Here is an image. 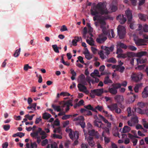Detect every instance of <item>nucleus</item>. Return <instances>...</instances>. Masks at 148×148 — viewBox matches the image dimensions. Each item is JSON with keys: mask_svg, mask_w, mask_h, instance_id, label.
<instances>
[{"mask_svg": "<svg viewBox=\"0 0 148 148\" xmlns=\"http://www.w3.org/2000/svg\"><path fill=\"white\" fill-rule=\"evenodd\" d=\"M90 12L92 15L99 14L101 15L107 14L109 12L105 4L101 2L98 3L96 5L92 6Z\"/></svg>", "mask_w": 148, "mask_h": 148, "instance_id": "1", "label": "nucleus"}, {"mask_svg": "<svg viewBox=\"0 0 148 148\" xmlns=\"http://www.w3.org/2000/svg\"><path fill=\"white\" fill-rule=\"evenodd\" d=\"M109 28L108 25L106 27L101 28L102 33L99 34V36L96 39V41L99 44L104 43L107 39V36L110 34V30L108 29Z\"/></svg>", "mask_w": 148, "mask_h": 148, "instance_id": "2", "label": "nucleus"}, {"mask_svg": "<svg viewBox=\"0 0 148 148\" xmlns=\"http://www.w3.org/2000/svg\"><path fill=\"white\" fill-rule=\"evenodd\" d=\"M95 16L93 18V20L94 21H99V23L100 24V27L102 28L106 27V23L105 20L110 18V17L108 15L102 16L101 17L98 15H94Z\"/></svg>", "mask_w": 148, "mask_h": 148, "instance_id": "3", "label": "nucleus"}, {"mask_svg": "<svg viewBox=\"0 0 148 148\" xmlns=\"http://www.w3.org/2000/svg\"><path fill=\"white\" fill-rule=\"evenodd\" d=\"M117 32L119 37L121 39L124 38L125 34V27L121 25H119L117 28Z\"/></svg>", "mask_w": 148, "mask_h": 148, "instance_id": "4", "label": "nucleus"}, {"mask_svg": "<svg viewBox=\"0 0 148 148\" xmlns=\"http://www.w3.org/2000/svg\"><path fill=\"white\" fill-rule=\"evenodd\" d=\"M101 48L104 51H101L99 53V54L101 59L103 60L106 57L104 54H105L107 56H108L110 53V51L108 50V47L102 46Z\"/></svg>", "mask_w": 148, "mask_h": 148, "instance_id": "5", "label": "nucleus"}, {"mask_svg": "<svg viewBox=\"0 0 148 148\" xmlns=\"http://www.w3.org/2000/svg\"><path fill=\"white\" fill-rule=\"evenodd\" d=\"M135 56V54L132 52H127L125 53H122L118 55V57L125 58H132Z\"/></svg>", "mask_w": 148, "mask_h": 148, "instance_id": "6", "label": "nucleus"}, {"mask_svg": "<svg viewBox=\"0 0 148 148\" xmlns=\"http://www.w3.org/2000/svg\"><path fill=\"white\" fill-rule=\"evenodd\" d=\"M138 117L136 116H134L131 118L130 120L127 121L128 125L130 126H134L138 123Z\"/></svg>", "mask_w": 148, "mask_h": 148, "instance_id": "7", "label": "nucleus"}, {"mask_svg": "<svg viewBox=\"0 0 148 148\" xmlns=\"http://www.w3.org/2000/svg\"><path fill=\"white\" fill-rule=\"evenodd\" d=\"M84 118L82 116H80L77 118H75L73 119V121H80L79 125L82 128H84L85 126V123L84 122Z\"/></svg>", "mask_w": 148, "mask_h": 148, "instance_id": "8", "label": "nucleus"}, {"mask_svg": "<svg viewBox=\"0 0 148 148\" xmlns=\"http://www.w3.org/2000/svg\"><path fill=\"white\" fill-rule=\"evenodd\" d=\"M143 76V74L139 73L134 74L131 77L133 81L137 82L140 81L142 79Z\"/></svg>", "mask_w": 148, "mask_h": 148, "instance_id": "9", "label": "nucleus"}, {"mask_svg": "<svg viewBox=\"0 0 148 148\" xmlns=\"http://www.w3.org/2000/svg\"><path fill=\"white\" fill-rule=\"evenodd\" d=\"M97 119L94 121V125L95 126L98 128H102L104 129V127H103L104 124L103 123L100 119H98L97 116Z\"/></svg>", "mask_w": 148, "mask_h": 148, "instance_id": "10", "label": "nucleus"}, {"mask_svg": "<svg viewBox=\"0 0 148 148\" xmlns=\"http://www.w3.org/2000/svg\"><path fill=\"white\" fill-rule=\"evenodd\" d=\"M81 84H79L77 85V87L80 91L83 92L86 94L89 93V91L87 90L86 87Z\"/></svg>", "mask_w": 148, "mask_h": 148, "instance_id": "11", "label": "nucleus"}, {"mask_svg": "<svg viewBox=\"0 0 148 148\" xmlns=\"http://www.w3.org/2000/svg\"><path fill=\"white\" fill-rule=\"evenodd\" d=\"M78 80L79 82L80 83L79 84H82L84 85L87 84L85 76L83 74H81L79 76Z\"/></svg>", "mask_w": 148, "mask_h": 148, "instance_id": "12", "label": "nucleus"}, {"mask_svg": "<svg viewBox=\"0 0 148 148\" xmlns=\"http://www.w3.org/2000/svg\"><path fill=\"white\" fill-rule=\"evenodd\" d=\"M80 112L85 116H89L92 115V113L91 111L85 109L81 108L80 110Z\"/></svg>", "mask_w": 148, "mask_h": 148, "instance_id": "13", "label": "nucleus"}, {"mask_svg": "<svg viewBox=\"0 0 148 148\" xmlns=\"http://www.w3.org/2000/svg\"><path fill=\"white\" fill-rule=\"evenodd\" d=\"M91 92L92 93H94L95 95L97 96H101L103 92V88L100 89H96L91 90Z\"/></svg>", "mask_w": 148, "mask_h": 148, "instance_id": "14", "label": "nucleus"}, {"mask_svg": "<svg viewBox=\"0 0 148 148\" xmlns=\"http://www.w3.org/2000/svg\"><path fill=\"white\" fill-rule=\"evenodd\" d=\"M114 99L118 104L122 103L124 100L123 96L119 95H117L115 96Z\"/></svg>", "mask_w": 148, "mask_h": 148, "instance_id": "15", "label": "nucleus"}, {"mask_svg": "<svg viewBox=\"0 0 148 148\" xmlns=\"http://www.w3.org/2000/svg\"><path fill=\"white\" fill-rule=\"evenodd\" d=\"M116 19L119 21L121 24H124L127 20L126 18L123 15H119L116 17Z\"/></svg>", "mask_w": 148, "mask_h": 148, "instance_id": "16", "label": "nucleus"}, {"mask_svg": "<svg viewBox=\"0 0 148 148\" xmlns=\"http://www.w3.org/2000/svg\"><path fill=\"white\" fill-rule=\"evenodd\" d=\"M136 44L138 46H141L145 45V41L142 39H138L137 40H135Z\"/></svg>", "mask_w": 148, "mask_h": 148, "instance_id": "17", "label": "nucleus"}, {"mask_svg": "<svg viewBox=\"0 0 148 148\" xmlns=\"http://www.w3.org/2000/svg\"><path fill=\"white\" fill-rule=\"evenodd\" d=\"M125 14L128 19V21L129 22H131L132 18V12L130 10H127L125 11Z\"/></svg>", "mask_w": 148, "mask_h": 148, "instance_id": "18", "label": "nucleus"}, {"mask_svg": "<svg viewBox=\"0 0 148 148\" xmlns=\"http://www.w3.org/2000/svg\"><path fill=\"white\" fill-rule=\"evenodd\" d=\"M26 147L25 148H37V145L36 142L32 143L31 142L30 143L31 148L30 147V144L28 143H27L26 145Z\"/></svg>", "mask_w": 148, "mask_h": 148, "instance_id": "19", "label": "nucleus"}, {"mask_svg": "<svg viewBox=\"0 0 148 148\" xmlns=\"http://www.w3.org/2000/svg\"><path fill=\"white\" fill-rule=\"evenodd\" d=\"M87 140L89 145L91 147H93L95 145V143L93 140V138L91 136H88L87 139Z\"/></svg>", "mask_w": 148, "mask_h": 148, "instance_id": "20", "label": "nucleus"}, {"mask_svg": "<svg viewBox=\"0 0 148 148\" xmlns=\"http://www.w3.org/2000/svg\"><path fill=\"white\" fill-rule=\"evenodd\" d=\"M142 96L143 98H145L148 97V86L145 88L142 92Z\"/></svg>", "mask_w": 148, "mask_h": 148, "instance_id": "21", "label": "nucleus"}, {"mask_svg": "<svg viewBox=\"0 0 148 148\" xmlns=\"http://www.w3.org/2000/svg\"><path fill=\"white\" fill-rule=\"evenodd\" d=\"M131 128L127 125L125 126L123 128V129L121 131V129L120 130V131L121 132L126 133L129 132L131 130Z\"/></svg>", "mask_w": 148, "mask_h": 148, "instance_id": "22", "label": "nucleus"}, {"mask_svg": "<svg viewBox=\"0 0 148 148\" xmlns=\"http://www.w3.org/2000/svg\"><path fill=\"white\" fill-rule=\"evenodd\" d=\"M118 104L117 103H114L110 105H108L107 107L112 111L115 110L117 108Z\"/></svg>", "mask_w": 148, "mask_h": 148, "instance_id": "23", "label": "nucleus"}, {"mask_svg": "<svg viewBox=\"0 0 148 148\" xmlns=\"http://www.w3.org/2000/svg\"><path fill=\"white\" fill-rule=\"evenodd\" d=\"M89 135L90 136H96L98 134V133L97 131H95L94 130H89L88 132Z\"/></svg>", "mask_w": 148, "mask_h": 148, "instance_id": "24", "label": "nucleus"}, {"mask_svg": "<svg viewBox=\"0 0 148 148\" xmlns=\"http://www.w3.org/2000/svg\"><path fill=\"white\" fill-rule=\"evenodd\" d=\"M117 46L118 47H120L121 48L123 49H126L127 48V46L124 44V43L119 42L117 43Z\"/></svg>", "mask_w": 148, "mask_h": 148, "instance_id": "25", "label": "nucleus"}, {"mask_svg": "<svg viewBox=\"0 0 148 148\" xmlns=\"http://www.w3.org/2000/svg\"><path fill=\"white\" fill-rule=\"evenodd\" d=\"M108 92H109L110 93L115 95L116 94L117 92V90L116 89L112 88H109L108 89Z\"/></svg>", "mask_w": 148, "mask_h": 148, "instance_id": "26", "label": "nucleus"}, {"mask_svg": "<svg viewBox=\"0 0 148 148\" xmlns=\"http://www.w3.org/2000/svg\"><path fill=\"white\" fill-rule=\"evenodd\" d=\"M137 97V95H134L133 97H131L129 99L128 101L127 102V103H132L133 102L136 97Z\"/></svg>", "mask_w": 148, "mask_h": 148, "instance_id": "27", "label": "nucleus"}, {"mask_svg": "<svg viewBox=\"0 0 148 148\" xmlns=\"http://www.w3.org/2000/svg\"><path fill=\"white\" fill-rule=\"evenodd\" d=\"M112 83V81L110 79L109 77L107 76L105 77L104 81V83L105 84H107L108 83Z\"/></svg>", "mask_w": 148, "mask_h": 148, "instance_id": "28", "label": "nucleus"}, {"mask_svg": "<svg viewBox=\"0 0 148 148\" xmlns=\"http://www.w3.org/2000/svg\"><path fill=\"white\" fill-rule=\"evenodd\" d=\"M137 63L138 64H142L146 62L147 61V59L145 58H137L136 59Z\"/></svg>", "mask_w": 148, "mask_h": 148, "instance_id": "29", "label": "nucleus"}, {"mask_svg": "<svg viewBox=\"0 0 148 148\" xmlns=\"http://www.w3.org/2000/svg\"><path fill=\"white\" fill-rule=\"evenodd\" d=\"M114 2L116 3V0H114L113 1L111 7V10L113 12H115L117 9V6L116 5H113V3Z\"/></svg>", "mask_w": 148, "mask_h": 148, "instance_id": "30", "label": "nucleus"}, {"mask_svg": "<svg viewBox=\"0 0 148 148\" xmlns=\"http://www.w3.org/2000/svg\"><path fill=\"white\" fill-rule=\"evenodd\" d=\"M123 64V63H121V64L118 65V69L117 70V71H119L121 73H123V72L125 68L123 66H121Z\"/></svg>", "mask_w": 148, "mask_h": 148, "instance_id": "31", "label": "nucleus"}, {"mask_svg": "<svg viewBox=\"0 0 148 148\" xmlns=\"http://www.w3.org/2000/svg\"><path fill=\"white\" fill-rule=\"evenodd\" d=\"M143 84L140 83L137 84L134 88V90L136 92H138L139 88L142 86Z\"/></svg>", "mask_w": 148, "mask_h": 148, "instance_id": "32", "label": "nucleus"}, {"mask_svg": "<svg viewBox=\"0 0 148 148\" xmlns=\"http://www.w3.org/2000/svg\"><path fill=\"white\" fill-rule=\"evenodd\" d=\"M51 116V115L49 113L45 112L43 114L42 118L44 119H48Z\"/></svg>", "mask_w": 148, "mask_h": 148, "instance_id": "33", "label": "nucleus"}, {"mask_svg": "<svg viewBox=\"0 0 148 148\" xmlns=\"http://www.w3.org/2000/svg\"><path fill=\"white\" fill-rule=\"evenodd\" d=\"M139 18L141 20L145 21L147 19V16L146 15L140 14L138 15Z\"/></svg>", "mask_w": 148, "mask_h": 148, "instance_id": "34", "label": "nucleus"}, {"mask_svg": "<svg viewBox=\"0 0 148 148\" xmlns=\"http://www.w3.org/2000/svg\"><path fill=\"white\" fill-rule=\"evenodd\" d=\"M25 134L21 132H18L16 134H14L12 136L14 137H15L16 136H18L20 138H22V137L24 136Z\"/></svg>", "mask_w": 148, "mask_h": 148, "instance_id": "35", "label": "nucleus"}, {"mask_svg": "<svg viewBox=\"0 0 148 148\" xmlns=\"http://www.w3.org/2000/svg\"><path fill=\"white\" fill-rule=\"evenodd\" d=\"M134 111L136 112H137L141 114H145L144 111L139 108H135Z\"/></svg>", "mask_w": 148, "mask_h": 148, "instance_id": "36", "label": "nucleus"}, {"mask_svg": "<svg viewBox=\"0 0 148 148\" xmlns=\"http://www.w3.org/2000/svg\"><path fill=\"white\" fill-rule=\"evenodd\" d=\"M52 107L55 110H56L57 112H60L62 110L60 108V106H56L54 104H52Z\"/></svg>", "mask_w": 148, "mask_h": 148, "instance_id": "37", "label": "nucleus"}, {"mask_svg": "<svg viewBox=\"0 0 148 148\" xmlns=\"http://www.w3.org/2000/svg\"><path fill=\"white\" fill-rule=\"evenodd\" d=\"M127 110L128 112V116H130L134 115V112L133 111H132L131 108H128Z\"/></svg>", "mask_w": 148, "mask_h": 148, "instance_id": "38", "label": "nucleus"}, {"mask_svg": "<svg viewBox=\"0 0 148 148\" xmlns=\"http://www.w3.org/2000/svg\"><path fill=\"white\" fill-rule=\"evenodd\" d=\"M112 86L113 88L116 90L121 87V85L119 83H114L112 84Z\"/></svg>", "mask_w": 148, "mask_h": 148, "instance_id": "39", "label": "nucleus"}, {"mask_svg": "<svg viewBox=\"0 0 148 148\" xmlns=\"http://www.w3.org/2000/svg\"><path fill=\"white\" fill-rule=\"evenodd\" d=\"M86 42L90 45L93 46L94 45V41L92 38H91V40L89 39L86 40Z\"/></svg>", "mask_w": 148, "mask_h": 148, "instance_id": "40", "label": "nucleus"}, {"mask_svg": "<svg viewBox=\"0 0 148 148\" xmlns=\"http://www.w3.org/2000/svg\"><path fill=\"white\" fill-rule=\"evenodd\" d=\"M20 50L21 48H19L18 49L16 50L15 52L13 54L14 56L15 57H18L20 54Z\"/></svg>", "mask_w": 148, "mask_h": 148, "instance_id": "41", "label": "nucleus"}, {"mask_svg": "<svg viewBox=\"0 0 148 148\" xmlns=\"http://www.w3.org/2000/svg\"><path fill=\"white\" fill-rule=\"evenodd\" d=\"M68 105L69 106H72L73 105L72 103V101L71 100H69L67 101L64 104L63 107H64L65 106Z\"/></svg>", "mask_w": 148, "mask_h": 148, "instance_id": "42", "label": "nucleus"}, {"mask_svg": "<svg viewBox=\"0 0 148 148\" xmlns=\"http://www.w3.org/2000/svg\"><path fill=\"white\" fill-rule=\"evenodd\" d=\"M52 48L54 51L56 53H59V51L58 49V47L56 45H52Z\"/></svg>", "mask_w": 148, "mask_h": 148, "instance_id": "43", "label": "nucleus"}, {"mask_svg": "<svg viewBox=\"0 0 148 148\" xmlns=\"http://www.w3.org/2000/svg\"><path fill=\"white\" fill-rule=\"evenodd\" d=\"M137 106L140 108H143L145 106V104L143 102H139L137 103Z\"/></svg>", "mask_w": 148, "mask_h": 148, "instance_id": "44", "label": "nucleus"}, {"mask_svg": "<svg viewBox=\"0 0 148 148\" xmlns=\"http://www.w3.org/2000/svg\"><path fill=\"white\" fill-rule=\"evenodd\" d=\"M127 48H128L129 49L132 51H136L137 49L136 47L132 45H129L127 46Z\"/></svg>", "mask_w": 148, "mask_h": 148, "instance_id": "45", "label": "nucleus"}, {"mask_svg": "<svg viewBox=\"0 0 148 148\" xmlns=\"http://www.w3.org/2000/svg\"><path fill=\"white\" fill-rule=\"evenodd\" d=\"M147 54V52L146 51H141L138 53V55L139 57H141L143 56H145Z\"/></svg>", "mask_w": 148, "mask_h": 148, "instance_id": "46", "label": "nucleus"}, {"mask_svg": "<svg viewBox=\"0 0 148 148\" xmlns=\"http://www.w3.org/2000/svg\"><path fill=\"white\" fill-rule=\"evenodd\" d=\"M3 129L5 131L8 130L10 128V126L9 124L5 125H3Z\"/></svg>", "mask_w": 148, "mask_h": 148, "instance_id": "47", "label": "nucleus"}, {"mask_svg": "<svg viewBox=\"0 0 148 148\" xmlns=\"http://www.w3.org/2000/svg\"><path fill=\"white\" fill-rule=\"evenodd\" d=\"M53 132L55 133H57L59 134H60L61 133V128L60 127H59L53 130Z\"/></svg>", "mask_w": 148, "mask_h": 148, "instance_id": "48", "label": "nucleus"}, {"mask_svg": "<svg viewBox=\"0 0 148 148\" xmlns=\"http://www.w3.org/2000/svg\"><path fill=\"white\" fill-rule=\"evenodd\" d=\"M128 137L130 138V139H134V138H139V137L138 136L136 135L134 136L130 133H128Z\"/></svg>", "mask_w": 148, "mask_h": 148, "instance_id": "49", "label": "nucleus"}, {"mask_svg": "<svg viewBox=\"0 0 148 148\" xmlns=\"http://www.w3.org/2000/svg\"><path fill=\"white\" fill-rule=\"evenodd\" d=\"M107 62H108L115 63L116 62V61L114 58H111L108 59L107 60Z\"/></svg>", "mask_w": 148, "mask_h": 148, "instance_id": "50", "label": "nucleus"}, {"mask_svg": "<svg viewBox=\"0 0 148 148\" xmlns=\"http://www.w3.org/2000/svg\"><path fill=\"white\" fill-rule=\"evenodd\" d=\"M128 23L129 24H130V27L131 29H135V25L134 23L131 22V21L130 22H129L128 21Z\"/></svg>", "mask_w": 148, "mask_h": 148, "instance_id": "51", "label": "nucleus"}, {"mask_svg": "<svg viewBox=\"0 0 148 148\" xmlns=\"http://www.w3.org/2000/svg\"><path fill=\"white\" fill-rule=\"evenodd\" d=\"M72 115H64V116H63L62 118V119L64 120H66L72 117Z\"/></svg>", "mask_w": 148, "mask_h": 148, "instance_id": "52", "label": "nucleus"}, {"mask_svg": "<svg viewBox=\"0 0 148 148\" xmlns=\"http://www.w3.org/2000/svg\"><path fill=\"white\" fill-rule=\"evenodd\" d=\"M32 68V67L31 66H29L28 64H26L24 65L23 69L25 71H27L28 69H31Z\"/></svg>", "mask_w": 148, "mask_h": 148, "instance_id": "53", "label": "nucleus"}, {"mask_svg": "<svg viewBox=\"0 0 148 148\" xmlns=\"http://www.w3.org/2000/svg\"><path fill=\"white\" fill-rule=\"evenodd\" d=\"M48 141L47 139H45L43 140L41 143L42 146H45L48 143Z\"/></svg>", "mask_w": 148, "mask_h": 148, "instance_id": "54", "label": "nucleus"}, {"mask_svg": "<svg viewBox=\"0 0 148 148\" xmlns=\"http://www.w3.org/2000/svg\"><path fill=\"white\" fill-rule=\"evenodd\" d=\"M96 109L99 111L100 112H102V111L103 110V107L101 106L98 105L96 107Z\"/></svg>", "mask_w": 148, "mask_h": 148, "instance_id": "55", "label": "nucleus"}, {"mask_svg": "<svg viewBox=\"0 0 148 148\" xmlns=\"http://www.w3.org/2000/svg\"><path fill=\"white\" fill-rule=\"evenodd\" d=\"M99 78L97 77L94 78V79H92L91 82L92 84H94L95 83H98L99 82Z\"/></svg>", "mask_w": 148, "mask_h": 148, "instance_id": "56", "label": "nucleus"}, {"mask_svg": "<svg viewBox=\"0 0 148 148\" xmlns=\"http://www.w3.org/2000/svg\"><path fill=\"white\" fill-rule=\"evenodd\" d=\"M77 58L81 63L85 65L86 64L84 62V61L83 60V58L82 57L79 56Z\"/></svg>", "mask_w": 148, "mask_h": 148, "instance_id": "57", "label": "nucleus"}, {"mask_svg": "<svg viewBox=\"0 0 148 148\" xmlns=\"http://www.w3.org/2000/svg\"><path fill=\"white\" fill-rule=\"evenodd\" d=\"M123 50L121 49V48L117 47V49L116 53V54H118L119 55V54H121V53H123Z\"/></svg>", "mask_w": 148, "mask_h": 148, "instance_id": "58", "label": "nucleus"}, {"mask_svg": "<svg viewBox=\"0 0 148 148\" xmlns=\"http://www.w3.org/2000/svg\"><path fill=\"white\" fill-rule=\"evenodd\" d=\"M38 134L37 132H36L31 133L30 135L33 137H36L37 138V137H38Z\"/></svg>", "mask_w": 148, "mask_h": 148, "instance_id": "59", "label": "nucleus"}, {"mask_svg": "<svg viewBox=\"0 0 148 148\" xmlns=\"http://www.w3.org/2000/svg\"><path fill=\"white\" fill-rule=\"evenodd\" d=\"M53 137L54 138H58L61 139L62 138V137L61 136L58 134H53Z\"/></svg>", "mask_w": 148, "mask_h": 148, "instance_id": "60", "label": "nucleus"}, {"mask_svg": "<svg viewBox=\"0 0 148 148\" xmlns=\"http://www.w3.org/2000/svg\"><path fill=\"white\" fill-rule=\"evenodd\" d=\"M85 108L88 110H91L93 109V107H92L89 104L87 106H84Z\"/></svg>", "mask_w": 148, "mask_h": 148, "instance_id": "61", "label": "nucleus"}, {"mask_svg": "<svg viewBox=\"0 0 148 148\" xmlns=\"http://www.w3.org/2000/svg\"><path fill=\"white\" fill-rule=\"evenodd\" d=\"M144 31L145 32H148V25L146 24L143 27Z\"/></svg>", "mask_w": 148, "mask_h": 148, "instance_id": "62", "label": "nucleus"}, {"mask_svg": "<svg viewBox=\"0 0 148 148\" xmlns=\"http://www.w3.org/2000/svg\"><path fill=\"white\" fill-rule=\"evenodd\" d=\"M60 30L61 32H64L67 30V29L66 26L64 25L62 26Z\"/></svg>", "mask_w": 148, "mask_h": 148, "instance_id": "63", "label": "nucleus"}, {"mask_svg": "<svg viewBox=\"0 0 148 148\" xmlns=\"http://www.w3.org/2000/svg\"><path fill=\"white\" fill-rule=\"evenodd\" d=\"M133 143V145L134 146H135L136 145L137 143L138 142V140L136 138H134V139H131Z\"/></svg>", "mask_w": 148, "mask_h": 148, "instance_id": "64", "label": "nucleus"}]
</instances>
